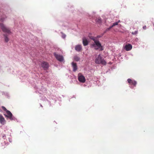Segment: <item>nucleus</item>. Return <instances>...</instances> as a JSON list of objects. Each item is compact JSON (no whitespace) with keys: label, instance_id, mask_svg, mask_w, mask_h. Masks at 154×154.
I'll return each instance as SVG.
<instances>
[{"label":"nucleus","instance_id":"1","mask_svg":"<svg viewBox=\"0 0 154 154\" xmlns=\"http://www.w3.org/2000/svg\"><path fill=\"white\" fill-rule=\"evenodd\" d=\"M90 38L94 42V43L92 44V46L94 48L95 50H97L100 49L99 50L102 51L103 50V46L98 40H97L96 38L92 36L90 37Z\"/></svg>","mask_w":154,"mask_h":154},{"label":"nucleus","instance_id":"2","mask_svg":"<svg viewBox=\"0 0 154 154\" xmlns=\"http://www.w3.org/2000/svg\"><path fill=\"white\" fill-rule=\"evenodd\" d=\"M95 62L97 64L101 63L103 65H105L106 63V61L102 59L100 54H99L98 57L96 59Z\"/></svg>","mask_w":154,"mask_h":154},{"label":"nucleus","instance_id":"3","mask_svg":"<svg viewBox=\"0 0 154 154\" xmlns=\"http://www.w3.org/2000/svg\"><path fill=\"white\" fill-rule=\"evenodd\" d=\"M0 27L2 31L5 32L10 34L11 33L10 30L7 27H6L2 23H0Z\"/></svg>","mask_w":154,"mask_h":154},{"label":"nucleus","instance_id":"4","mask_svg":"<svg viewBox=\"0 0 154 154\" xmlns=\"http://www.w3.org/2000/svg\"><path fill=\"white\" fill-rule=\"evenodd\" d=\"M6 112L7 113V115H4L6 117L9 118L11 120H13L14 119V117L13 116L12 114L9 111H7Z\"/></svg>","mask_w":154,"mask_h":154},{"label":"nucleus","instance_id":"5","mask_svg":"<svg viewBox=\"0 0 154 154\" xmlns=\"http://www.w3.org/2000/svg\"><path fill=\"white\" fill-rule=\"evenodd\" d=\"M78 80L80 82L82 83L85 82L86 81L85 78L81 73H79L78 74Z\"/></svg>","mask_w":154,"mask_h":154},{"label":"nucleus","instance_id":"6","mask_svg":"<svg viewBox=\"0 0 154 154\" xmlns=\"http://www.w3.org/2000/svg\"><path fill=\"white\" fill-rule=\"evenodd\" d=\"M54 55L56 58L60 61H62L63 60V56L59 54H57L55 53L54 54Z\"/></svg>","mask_w":154,"mask_h":154},{"label":"nucleus","instance_id":"7","mask_svg":"<svg viewBox=\"0 0 154 154\" xmlns=\"http://www.w3.org/2000/svg\"><path fill=\"white\" fill-rule=\"evenodd\" d=\"M41 66L45 70L48 67L49 65L47 62H43L42 63Z\"/></svg>","mask_w":154,"mask_h":154},{"label":"nucleus","instance_id":"8","mask_svg":"<svg viewBox=\"0 0 154 154\" xmlns=\"http://www.w3.org/2000/svg\"><path fill=\"white\" fill-rule=\"evenodd\" d=\"M132 45L131 44H128L125 45L124 48L126 51H128L131 50L132 48Z\"/></svg>","mask_w":154,"mask_h":154},{"label":"nucleus","instance_id":"9","mask_svg":"<svg viewBox=\"0 0 154 154\" xmlns=\"http://www.w3.org/2000/svg\"><path fill=\"white\" fill-rule=\"evenodd\" d=\"M0 122L3 125H4L6 123V121L4 118L1 114H0Z\"/></svg>","mask_w":154,"mask_h":154},{"label":"nucleus","instance_id":"10","mask_svg":"<svg viewBox=\"0 0 154 154\" xmlns=\"http://www.w3.org/2000/svg\"><path fill=\"white\" fill-rule=\"evenodd\" d=\"M127 81L128 83L130 84L133 85L134 86H135L137 84V82L136 81L133 80L131 79H128Z\"/></svg>","mask_w":154,"mask_h":154},{"label":"nucleus","instance_id":"11","mask_svg":"<svg viewBox=\"0 0 154 154\" xmlns=\"http://www.w3.org/2000/svg\"><path fill=\"white\" fill-rule=\"evenodd\" d=\"M82 49L81 45H78L75 47V49L78 51H80Z\"/></svg>","mask_w":154,"mask_h":154},{"label":"nucleus","instance_id":"12","mask_svg":"<svg viewBox=\"0 0 154 154\" xmlns=\"http://www.w3.org/2000/svg\"><path fill=\"white\" fill-rule=\"evenodd\" d=\"M83 44L84 46H86L88 44V42L87 40L85 38H82Z\"/></svg>","mask_w":154,"mask_h":154},{"label":"nucleus","instance_id":"13","mask_svg":"<svg viewBox=\"0 0 154 154\" xmlns=\"http://www.w3.org/2000/svg\"><path fill=\"white\" fill-rule=\"evenodd\" d=\"M72 67L73 68V71L75 72L77 69V66L76 63H75L73 62L72 63Z\"/></svg>","mask_w":154,"mask_h":154},{"label":"nucleus","instance_id":"14","mask_svg":"<svg viewBox=\"0 0 154 154\" xmlns=\"http://www.w3.org/2000/svg\"><path fill=\"white\" fill-rule=\"evenodd\" d=\"M4 36H5V42H8L9 40V38H8V36H7V35H5V34H4Z\"/></svg>","mask_w":154,"mask_h":154},{"label":"nucleus","instance_id":"15","mask_svg":"<svg viewBox=\"0 0 154 154\" xmlns=\"http://www.w3.org/2000/svg\"><path fill=\"white\" fill-rule=\"evenodd\" d=\"M96 21V23H100L102 22L101 19L100 18L97 19Z\"/></svg>","mask_w":154,"mask_h":154},{"label":"nucleus","instance_id":"16","mask_svg":"<svg viewBox=\"0 0 154 154\" xmlns=\"http://www.w3.org/2000/svg\"><path fill=\"white\" fill-rule=\"evenodd\" d=\"M74 60L76 61H78L80 60V58L79 57L76 56L74 57Z\"/></svg>","mask_w":154,"mask_h":154},{"label":"nucleus","instance_id":"17","mask_svg":"<svg viewBox=\"0 0 154 154\" xmlns=\"http://www.w3.org/2000/svg\"><path fill=\"white\" fill-rule=\"evenodd\" d=\"M112 28V27H111V26H110L109 27L107 28L104 31V33H106L108 31H109L111 28Z\"/></svg>","mask_w":154,"mask_h":154},{"label":"nucleus","instance_id":"18","mask_svg":"<svg viewBox=\"0 0 154 154\" xmlns=\"http://www.w3.org/2000/svg\"><path fill=\"white\" fill-rule=\"evenodd\" d=\"M118 23L117 22L114 23L111 26V27H113L116 25H118Z\"/></svg>","mask_w":154,"mask_h":154},{"label":"nucleus","instance_id":"19","mask_svg":"<svg viewBox=\"0 0 154 154\" xmlns=\"http://www.w3.org/2000/svg\"><path fill=\"white\" fill-rule=\"evenodd\" d=\"M2 109L5 111H6V112L7 111H8V110H7V109L4 106H2Z\"/></svg>","mask_w":154,"mask_h":154},{"label":"nucleus","instance_id":"20","mask_svg":"<svg viewBox=\"0 0 154 154\" xmlns=\"http://www.w3.org/2000/svg\"><path fill=\"white\" fill-rule=\"evenodd\" d=\"M138 33V31L137 30L135 31L134 32H132V34L133 35H136Z\"/></svg>","mask_w":154,"mask_h":154},{"label":"nucleus","instance_id":"21","mask_svg":"<svg viewBox=\"0 0 154 154\" xmlns=\"http://www.w3.org/2000/svg\"><path fill=\"white\" fill-rule=\"evenodd\" d=\"M4 19L3 18H2L0 19V21L1 22H3L4 20Z\"/></svg>","mask_w":154,"mask_h":154},{"label":"nucleus","instance_id":"22","mask_svg":"<svg viewBox=\"0 0 154 154\" xmlns=\"http://www.w3.org/2000/svg\"><path fill=\"white\" fill-rule=\"evenodd\" d=\"M143 28L145 30L146 29V26H144L143 27Z\"/></svg>","mask_w":154,"mask_h":154},{"label":"nucleus","instance_id":"23","mask_svg":"<svg viewBox=\"0 0 154 154\" xmlns=\"http://www.w3.org/2000/svg\"><path fill=\"white\" fill-rule=\"evenodd\" d=\"M62 36H63V38H65V37H66V35H64Z\"/></svg>","mask_w":154,"mask_h":154},{"label":"nucleus","instance_id":"24","mask_svg":"<svg viewBox=\"0 0 154 154\" xmlns=\"http://www.w3.org/2000/svg\"><path fill=\"white\" fill-rule=\"evenodd\" d=\"M120 20H119L117 22V23H120Z\"/></svg>","mask_w":154,"mask_h":154}]
</instances>
